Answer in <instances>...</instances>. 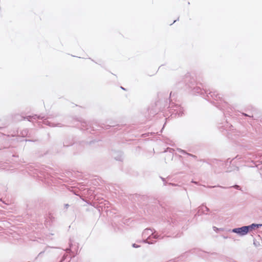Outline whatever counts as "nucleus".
I'll use <instances>...</instances> for the list:
<instances>
[{
  "label": "nucleus",
  "mask_w": 262,
  "mask_h": 262,
  "mask_svg": "<svg viewBox=\"0 0 262 262\" xmlns=\"http://www.w3.org/2000/svg\"><path fill=\"white\" fill-rule=\"evenodd\" d=\"M193 94L201 95L204 99L210 101L213 105L222 111H224L228 107V103L222 100V98L216 91H211L206 90H202L199 86L194 87L192 90Z\"/></svg>",
  "instance_id": "1"
},
{
  "label": "nucleus",
  "mask_w": 262,
  "mask_h": 262,
  "mask_svg": "<svg viewBox=\"0 0 262 262\" xmlns=\"http://www.w3.org/2000/svg\"><path fill=\"white\" fill-rule=\"evenodd\" d=\"M142 236L143 242L148 244H155L157 239L164 237V236H162L157 230L150 228H146L143 231Z\"/></svg>",
  "instance_id": "2"
},
{
  "label": "nucleus",
  "mask_w": 262,
  "mask_h": 262,
  "mask_svg": "<svg viewBox=\"0 0 262 262\" xmlns=\"http://www.w3.org/2000/svg\"><path fill=\"white\" fill-rule=\"evenodd\" d=\"M23 118V117H21ZM45 118V116H42V115H34L33 116H28L26 117H23V119H27L29 121H32L33 119L36 120V119H41L43 120L42 122L44 124H46L47 125H48L50 127H55V126H58V127H61V125H60V123H57L55 124L54 123H52L50 122L49 121L47 120Z\"/></svg>",
  "instance_id": "3"
},
{
  "label": "nucleus",
  "mask_w": 262,
  "mask_h": 262,
  "mask_svg": "<svg viewBox=\"0 0 262 262\" xmlns=\"http://www.w3.org/2000/svg\"><path fill=\"white\" fill-rule=\"evenodd\" d=\"M169 107L170 108V111L171 113V116L174 117H182L184 114V110L182 107L178 104H176L173 102L170 103Z\"/></svg>",
  "instance_id": "4"
},
{
  "label": "nucleus",
  "mask_w": 262,
  "mask_h": 262,
  "mask_svg": "<svg viewBox=\"0 0 262 262\" xmlns=\"http://www.w3.org/2000/svg\"><path fill=\"white\" fill-rule=\"evenodd\" d=\"M231 232L237 234L240 236H245L249 233L247 226L233 228L231 230Z\"/></svg>",
  "instance_id": "5"
},
{
  "label": "nucleus",
  "mask_w": 262,
  "mask_h": 262,
  "mask_svg": "<svg viewBox=\"0 0 262 262\" xmlns=\"http://www.w3.org/2000/svg\"><path fill=\"white\" fill-rule=\"evenodd\" d=\"M73 243L74 239L72 238H70L69 239V248H67L66 251L67 252L71 254L70 259H71L73 257L75 256V254H74V252L72 251V248L73 247Z\"/></svg>",
  "instance_id": "6"
},
{
  "label": "nucleus",
  "mask_w": 262,
  "mask_h": 262,
  "mask_svg": "<svg viewBox=\"0 0 262 262\" xmlns=\"http://www.w3.org/2000/svg\"><path fill=\"white\" fill-rule=\"evenodd\" d=\"M112 156L116 160L119 161H122L123 159V152L121 151L114 152L112 154Z\"/></svg>",
  "instance_id": "7"
},
{
  "label": "nucleus",
  "mask_w": 262,
  "mask_h": 262,
  "mask_svg": "<svg viewBox=\"0 0 262 262\" xmlns=\"http://www.w3.org/2000/svg\"><path fill=\"white\" fill-rule=\"evenodd\" d=\"M207 187L209 188H213L218 187V188H223V189H226V188H228L234 187V188H235V189H236L237 190H241V186L238 185H235L234 186H231V187H229L221 186H220V185H217V186H215H215H208Z\"/></svg>",
  "instance_id": "8"
},
{
  "label": "nucleus",
  "mask_w": 262,
  "mask_h": 262,
  "mask_svg": "<svg viewBox=\"0 0 262 262\" xmlns=\"http://www.w3.org/2000/svg\"><path fill=\"white\" fill-rule=\"evenodd\" d=\"M204 213V204H203L200 206H199L198 208V211L195 214L196 215H200Z\"/></svg>",
  "instance_id": "9"
},
{
  "label": "nucleus",
  "mask_w": 262,
  "mask_h": 262,
  "mask_svg": "<svg viewBox=\"0 0 262 262\" xmlns=\"http://www.w3.org/2000/svg\"><path fill=\"white\" fill-rule=\"evenodd\" d=\"M54 219V216L51 214H50V213L49 214V215L46 219L47 224H48V223H49L50 225V223L53 222Z\"/></svg>",
  "instance_id": "10"
},
{
  "label": "nucleus",
  "mask_w": 262,
  "mask_h": 262,
  "mask_svg": "<svg viewBox=\"0 0 262 262\" xmlns=\"http://www.w3.org/2000/svg\"><path fill=\"white\" fill-rule=\"evenodd\" d=\"M167 151L169 152L168 155L169 158H170L172 160L173 159V157L174 149L171 148H167V150H166V152H167Z\"/></svg>",
  "instance_id": "11"
},
{
  "label": "nucleus",
  "mask_w": 262,
  "mask_h": 262,
  "mask_svg": "<svg viewBox=\"0 0 262 262\" xmlns=\"http://www.w3.org/2000/svg\"><path fill=\"white\" fill-rule=\"evenodd\" d=\"M28 133H29V130H28V129H25L23 130L20 132V135L23 137H25L28 136Z\"/></svg>",
  "instance_id": "12"
},
{
  "label": "nucleus",
  "mask_w": 262,
  "mask_h": 262,
  "mask_svg": "<svg viewBox=\"0 0 262 262\" xmlns=\"http://www.w3.org/2000/svg\"><path fill=\"white\" fill-rule=\"evenodd\" d=\"M247 227L248 228V232L249 233L252 230H254L255 228V226L254 225V223H252L249 225H247Z\"/></svg>",
  "instance_id": "13"
},
{
  "label": "nucleus",
  "mask_w": 262,
  "mask_h": 262,
  "mask_svg": "<svg viewBox=\"0 0 262 262\" xmlns=\"http://www.w3.org/2000/svg\"><path fill=\"white\" fill-rule=\"evenodd\" d=\"M178 221L176 220L175 219L171 218L170 221L168 220L167 221V223L170 225L171 223H172L173 225H175L177 224Z\"/></svg>",
  "instance_id": "14"
},
{
  "label": "nucleus",
  "mask_w": 262,
  "mask_h": 262,
  "mask_svg": "<svg viewBox=\"0 0 262 262\" xmlns=\"http://www.w3.org/2000/svg\"><path fill=\"white\" fill-rule=\"evenodd\" d=\"M177 150L179 152L184 154V155H188V153L185 150L182 149L181 148H178Z\"/></svg>",
  "instance_id": "15"
},
{
  "label": "nucleus",
  "mask_w": 262,
  "mask_h": 262,
  "mask_svg": "<svg viewBox=\"0 0 262 262\" xmlns=\"http://www.w3.org/2000/svg\"><path fill=\"white\" fill-rule=\"evenodd\" d=\"M213 230L215 231L216 232H218L219 231H223V228H218L215 226L213 227Z\"/></svg>",
  "instance_id": "16"
},
{
  "label": "nucleus",
  "mask_w": 262,
  "mask_h": 262,
  "mask_svg": "<svg viewBox=\"0 0 262 262\" xmlns=\"http://www.w3.org/2000/svg\"><path fill=\"white\" fill-rule=\"evenodd\" d=\"M81 125L83 127H85L86 129H88V127H86V126H88V123L86 121H83L81 122Z\"/></svg>",
  "instance_id": "17"
},
{
  "label": "nucleus",
  "mask_w": 262,
  "mask_h": 262,
  "mask_svg": "<svg viewBox=\"0 0 262 262\" xmlns=\"http://www.w3.org/2000/svg\"><path fill=\"white\" fill-rule=\"evenodd\" d=\"M72 144H73V143L72 142L70 144H68V142H67L66 141H64L63 143V146H69Z\"/></svg>",
  "instance_id": "18"
},
{
  "label": "nucleus",
  "mask_w": 262,
  "mask_h": 262,
  "mask_svg": "<svg viewBox=\"0 0 262 262\" xmlns=\"http://www.w3.org/2000/svg\"><path fill=\"white\" fill-rule=\"evenodd\" d=\"M67 254H64L59 262H63L65 260V259L67 258Z\"/></svg>",
  "instance_id": "19"
},
{
  "label": "nucleus",
  "mask_w": 262,
  "mask_h": 262,
  "mask_svg": "<svg viewBox=\"0 0 262 262\" xmlns=\"http://www.w3.org/2000/svg\"><path fill=\"white\" fill-rule=\"evenodd\" d=\"M165 232V229L162 228H159V232L161 233H164Z\"/></svg>",
  "instance_id": "20"
},
{
  "label": "nucleus",
  "mask_w": 262,
  "mask_h": 262,
  "mask_svg": "<svg viewBox=\"0 0 262 262\" xmlns=\"http://www.w3.org/2000/svg\"><path fill=\"white\" fill-rule=\"evenodd\" d=\"M132 247L135 248H139L140 247V245H137L135 243L132 244Z\"/></svg>",
  "instance_id": "21"
},
{
  "label": "nucleus",
  "mask_w": 262,
  "mask_h": 262,
  "mask_svg": "<svg viewBox=\"0 0 262 262\" xmlns=\"http://www.w3.org/2000/svg\"><path fill=\"white\" fill-rule=\"evenodd\" d=\"M254 225L255 226V228H257L262 227V224L254 223Z\"/></svg>",
  "instance_id": "22"
},
{
  "label": "nucleus",
  "mask_w": 262,
  "mask_h": 262,
  "mask_svg": "<svg viewBox=\"0 0 262 262\" xmlns=\"http://www.w3.org/2000/svg\"><path fill=\"white\" fill-rule=\"evenodd\" d=\"M187 155L190 156V157H192V158H193L194 159H196L197 158V157L195 155H192L191 154L188 153V154Z\"/></svg>",
  "instance_id": "23"
},
{
  "label": "nucleus",
  "mask_w": 262,
  "mask_h": 262,
  "mask_svg": "<svg viewBox=\"0 0 262 262\" xmlns=\"http://www.w3.org/2000/svg\"><path fill=\"white\" fill-rule=\"evenodd\" d=\"M242 115L246 116V117H249L250 118L253 117L252 116L249 115H248V114H247L246 113H242Z\"/></svg>",
  "instance_id": "24"
},
{
  "label": "nucleus",
  "mask_w": 262,
  "mask_h": 262,
  "mask_svg": "<svg viewBox=\"0 0 262 262\" xmlns=\"http://www.w3.org/2000/svg\"><path fill=\"white\" fill-rule=\"evenodd\" d=\"M214 191L216 193H222V191L220 189H215Z\"/></svg>",
  "instance_id": "25"
},
{
  "label": "nucleus",
  "mask_w": 262,
  "mask_h": 262,
  "mask_svg": "<svg viewBox=\"0 0 262 262\" xmlns=\"http://www.w3.org/2000/svg\"><path fill=\"white\" fill-rule=\"evenodd\" d=\"M25 141L26 142H27V141H29V142H35L36 140H30V139H26Z\"/></svg>",
  "instance_id": "26"
},
{
  "label": "nucleus",
  "mask_w": 262,
  "mask_h": 262,
  "mask_svg": "<svg viewBox=\"0 0 262 262\" xmlns=\"http://www.w3.org/2000/svg\"><path fill=\"white\" fill-rule=\"evenodd\" d=\"M205 209L207 211H210L209 209L207 207H206L205 205H204V210H205Z\"/></svg>",
  "instance_id": "27"
},
{
  "label": "nucleus",
  "mask_w": 262,
  "mask_h": 262,
  "mask_svg": "<svg viewBox=\"0 0 262 262\" xmlns=\"http://www.w3.org/2000/svg\"><path fill=\"white\" fill-rule=\"evenodd\" d=\"M44 253V251L40 252L38 254V256H40V255H41L42 253Z\"/></svg>",
  "instance_id": "28"
},
{
  "label": "nucleus",
  "mask_w": 262,
  "mask_h": 262,
  "mask_svg": "<svg viewBox=\"0 0 262 262\" xmlns=\"http://www.w3.org/2000/svg\"><path fill=\"white\" fill-rule=\"evenodd\" d=\"M161 179H162V180L163 181V182H165V179L162 177H160Z\"/></svg>",
  "instance_id": "29"
},
{
  "label": "nucleus",
  "mask_w": 262,
  "mask_h": 262,
  "mask_svg": "<svg viewBox=\"0 0 262 262\" xmlns=\"http://www.w3.org/2000/svg\"><path fill=\"white\" fill-rule=\"evenodd\" d=\"M69 206V204H65V207L68 208V207Z\"/></svg>",
  "instance_id": "30"
},
{
  "label": "nucleus",
  "mask_w": 262,
  "mask_h": 262,
  "mask_svg": "<svg viewBox=\"0 0 262 262\" xmlns=\"http://www.w3.org/2000/svg\"><path fill=\"white\" fill-rule=\"evenodd\" d=\"M187 84H188V87H189V88H191V89L192 88V85H190V84H188V83H187Z\"/></svg>",
  "instance_id": "31"
},
{
  "label": "nucleus",
  "mask_w": 262,
  "mask_h": 262,
  "mask_svg": "<svg viewBox=\"0 0 262 262\" xmlns=\"http://www.w3.org/2000/svg\"><path fill=\"white\" fill-rule=\"evenodd\" d=\"M178 20H179V18L177 20H174L172 24H174L175 22H176ZM171 25H172V24H171Z\"/></svg>",
  "instance_id": "32"
},
{
  "label": "nucleus",
  "mask_w": 262,
  "mask_h": 262,
  "mask_svg": "<svg viewBox=\"0 0 262 262\" xmlns=\"http://www.w3.org/2000/svg\"><path fill=\"white\" fill-rule=\"evenodd\" d=\"M163 183H164V185H166L167 183L165 181V182H163Z\"/></svg>",
  "instance_id": "33"
},
{
  "label": "nucleus",
  "mask_w": 262,
  "mask_h": 262,
  "mask_svg": "<svg viewBox=\"0 0 262 262\" xmlns=\"http://www.w3.org/2000/svg\"><path fill=\"white\" fill-rule=\"evenodd\" d=\"M115 126V125H107V126H109V127H110V126Z\"/></svg>",
  "instance_id": "34"
},
{
  "label": "nucleus",
  "mask_w": 262,
  "mask_h": 262,
  "mask_svg": "<svg viewBox=\"0 0 262 262\" xmlns=\"http://www.w3.org/2000/svg\"><path fill=\"white\" fill-rule=\"evenodd\" d=\"M121 88L122 89L124 90H125V89L124 88H123L122 86H121Z\"/></svg>",
  "instance_id": "35"
},
{
  "label": "nucleus",
  "mask_w": 262,
  "mask_h": 262,
  "mask_svg": "<svg viewBox=\"0 0 262 262\" xmlns=\"http://www.w3.org/2000/svg\"><path fill=\"white\" fill-rule=\"evenodd\" d=\"M89 59H91L92 61L95 62L94 60L93 59H91V58H90Z\"/></svg>",
  "instance_id": "36"
},
{
  "label": "nucleus",
  "mask_w": 262,
  "mask_h": 262,
  "mask_svg": "<svg viewBox=\"0 0 262 262\" xmlns=\"http://www.w3.org/2000/svg\"><path fill=\"white\" fill-rule=\"evenodd\" d=\"M166 229H167L168 230L170 229V228L169 227H166Z\"/></svg>",
  "instance_id": "37"
},
{
  "label": "nucleus",
  "mask_w": 262,
  "mask_h": 262,
  "mask_svg": "<svg viewBox=\"0 0 262 262\" xmlns=\"http://www.w3.org/2000/svg\"><path fill=\"white\" fill-rule=\"evenodd\" d=\"M3 127H4V126H0V129H1V128H2Z\"/></svg>",
  "instance_id": "38"
},
{
  "label": "nucleus",
  "mask_w": 262,
  "mask_h": 262,
  "mask_svg": "<svg viewBox=\"0 0 262 262\" xmlns=\"http://www.w3.org/2000/svg\"><path fill=\"white\" fill-rule=\"evenodd\" d=\"M224 238H227V236H224Z\"/></svg>",
  "instance_id": "39"
},
{
  "label": "nucleus",
  "mask_w": 262,
  "mask_h": 262,
  "mask_svg": "<svg viewBox=\"0 0 262 262\" xmlns=\"http://www.w3.org/2000/svg\"><path fill=\"white\" fill-rule=\"evenodd\" d=\"M186 79L189 78L188 76H186Z\"/></svg>",
  "instance_id": "40"
},
{
  "label": "nucleus",
  "mask_w": 262,
  "mask_h": 262,
  "mask_svg": "<svg viewBox=\"0 0 262 262\" xmlns=\"http://www.w3.org/2000/svg\"><path fill=\"white\" fill-rule=\"evenodd\" d=\"M254 244L256 245V243H255V242H254Z\"/></svg>",
  "instance_id": "41"
},
{
  "label": "nucleus",
  "mask_w": 262,
  "mask_h": 262,
  "mask_svg": "<svg viewBox=\"0 0 262 262\" xmlns=\"http://www.w3.org/2000/svg\"><path fill=\"white\" fill-rule=\"evenodd\" d=\"M254 244L256 245V243H255V242H254Z\"/></svg>",
  "instance_id": "42"
}]
</instances>
